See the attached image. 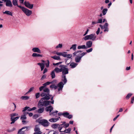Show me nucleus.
Listing matches in <instances>:
<instances>
[{
  "label": "nucleus",
  "instance_id": "nucleus-50",
  "mask_svg": "<svg viewBox=\"0 0 134 134\" xmlns=\"http://www.w3.org/2000/svg\"><path fill=\"white\" fill-rule=\"evenodd\" d=\"M40 96V93H37L35 94V96L36 98H38Z\"/></svg>",
  "mask_w": 134,
  "mask_h": 134
},
{
  "label": "nucleus",
  "instance_id": "nucleus-8",
  "mask_svg": "<svg viewBox=\"0 0 134 134\" xmlns=\"http://www.w3.org/2000/svg\"><path fill=\"white\" fill-rule=\"evenodd\" d=\"M24 13L27 16L30 15L32 13L31 11L28 10V9H22Z\"/></svg>",
  "mask_w": 134,
  "mask_h": 134
},
{
  "label": "nucleus",
  "instance_id": "nucleus-60",
  "mask_svg": "<svg viewBox=\"0 0 134 134\" xmlns=\"http://www.w3.org/2000/svg\"><path fill=\"white\" fill-rule=\"evenodd\" d=\"M27 114H29V115L30 117H31L33 115V114L31 113H29L27 112Z\"/></svg>",
  "mask_w": 134,
  "mask_h": 134
},
{
  "label": "nucleus",
  "instance_id": "nucleus-37",
  "mask_svg": "<svg viewBox=\"0 0 134 134\" xmlns=\"http://www.w3.org/2000/svg\"><path fill=\"white\" fill-rule=\"evenodd\" d=\"M71 131V129L70 128H69L67 129H66V131L65 132H64V133H70V132Z\"/></svg>",
  "mask_w": 134,
  "mask_h": 134
},
{
  "label": "nucleus",
  "instance_id": "nucleus-29",
  "mask_svg": "<svg viewBox=\"0 0 134 134\" xmlns=\"http://www.w3.org/2000/svg\"><path fill=\"white\" fill-rule=\"evenodd\" d=\"M51 58L56 60H60L61 59L60 57L59 56L54 55L51 57Z\"/></svg>",
  "mask_w": 134,
  "mask_h": 134
},
{
  "label": "nucleus",
  "instance_id": "nucleus-1",
  "mask_svg": "<svg viewBox=\"0 0 134 134\" xmlns=\"http://www.w3.org/2000/svg\"><path fill=\"white\" fill-rule=\"evenodd\" d=\"M50 98V97L47 96L42 98L38 102L37 105L38 107L40 108L43 106L46 107L49 105L50 103V101L45 100H49Z\"/></svg>",
  "mask_w": 134,
  "mask_h": 134
},
{
  "label": "nucleus",
  "instance_id": "nucleus-54",
  "mask_svg": "<svg viewBox=\"0 0 134 134\" xmlns=\"http://www.w3.org/2000/svg\"><path fill=\"white\" fill-rule=\"evenodd\" d=\"M72 55L71 54H68L66 55V57L68 58H70L72 57Z\"/></svg>",
  "mask_w": 134,
  "mask_h": 134
},
{
  "label": "nucleus",
  "instance_id": "nucleus-10",
  "mask_svg": "<svg viewBox=\"0 0 134 134\" xmlns=\"http://www.w3.org/2000/svg\"><path fill=\"white\" fill-rule=\"evenodd\" d=\"M24 4L27 7L29 8H32L33 7V4H30L28 2L25 1L24 2Z\"/></svg>",
  "mask_w": 134,
  "mask_h": 134
},
{
  "label": "nucleus",
  "instance_id": "nucleus-14",
  "mask_svg": "<svg viewBox=\"0 0 134 134\" xmlns=\"http://www.w3.org/2000/svg\"><path fill=\"white\" fill-rule=\"evenodd\" d=\"M58 112V111L57 110L52 111L51 112L49 113V115L53 117H56Z\"/></svg>",
  "mask_w": 134,
  "mask_h": 134
},
{
  "label": "nucleus",
  "instance_id": "nucleus-9",
  "mask_svg": "<svg viewBox=\"0 0 134 134\" xmlns=\"http://www.w3.org/2000/svg\"><path fill=\"white\" fill-rule=\"evenodd\" d=\"M2 1L6 2V5L7 6L11 7L12 6V2L10 0H2Z\"/></svg>",
  "mask_w": 134,
  "mask_h": 134
},
{
  "label": "nucleus",
  "instance_id": "nucleus-46",
  "mask_svg": "<svg viewBox=\"0 0 134 134\" xmlns=\"http://www.w3.org/2000/svg\"><path fill=\"white\" fill-rule=\"evenodd\" d=\"M45 87L43 85V86H41V87H39V90L40 91H42V90H43L45 88Z\"/></svg>",
  "mask_w": 134,
  "mask_h": 134
},
{
  "label": "nucleus",
  "instance_id": "nucleus-34",
  "mask_svg": "<svg viewBox=\"0 0 134 134\" xmlns=\"http://www.w3.org/2000/svg\"><path fill=\"white\" fill-rule=\"evenodd\" d=\"M53 83V82H47L43 84V85L45 87L49 85L50 84L52 83Z\"/></svg>",
  "mask_w": 134,
  "mask_h": 134
},
{
  "label": "nucleus",
  "instance_id": "nucleus-39",
  "mask_svg": "<svg viewBox=\"0 0 134 134\" xmlns=\"http://www.w3.org/2000/svg\"><path fill=\"white\" fill-rule=\"evenodd\" d=\"M63 46V44H59L57 46L55 47L56 49L58 48H61Z\"/></svg>",
  "mask_w": 134,
  "mask_h": 134
},
{
  "label": "nucleus",
  "instance_id": "nucleus-6",
  "mask_svg": "<svg viewBox=\"0 0 134 134\" xmlns=\"http://www.w3.org/2000/svg\"><path fill=\"white\" fill-rule=\"evenodd\" d=\"M39 123L41 124L44 127H47L50 124L49 123L48 121L44 119H42L40 120L38 122Z\"/></svg>",
  "mask_w": 134,
  "mask_h": 134
},
{
  "label": "nucleus",
  "instance_id": "nucleus-7",
  "mask_svg": "<svg viewBox=\"0 0 134 134\" xmlns=\"http://www.w3.org/2000/svg\"><path fill=\"white\" fill-rule=\"evenodd\" d=\"M58 129L60 132H64L66 131V129H64L62 124H59Z\"/></svg>",
  "mask_w": 134,
  "mask_h": 134
},
{
  "label": "nucleus",
  "instance_id": "nucleus-64",
  "mask_svg": "<svg viewBox=\"0 0 134 134\" xmlns=\"http://www.w3.org/2000/svg\"><path fill=\"white\" fill-rule=\"evenodd\" d=\"M105 28L108 27H107L108 26V24L107 23H106L104 25Z\"/></svg>",
  "mask_w": 134,
  "mask_h": 134
},
{
  "label": "nucleus",
  "instance_id": "nucleus-41",
  "mask_svg": "<svg viewBox=\"0 0 134 134\" xmlns=\"http://www.w3.org/2000/svg\"><path fill=\"white\" fill-rule=\"evenodd\" d=\"M34 89V87L31 88L29 91L25 93V95L31 92Z\"/></svg>",
  "mask_w": 134,
  "mask_h": 134
},
{
  "label": "nucleus",
  "instance_id": "nucleus-4",
  "mask_svg": "<svg viewBox=\"0 0 134 134\" xmlns=\"http://www.w3.org/2000/svg\"><path fill=\"white\" fill-rule=\"evenodd\" d=\"M96 36H95V34H92L86 36L84 38V39L85 41L88 40H91L92 41H94L97 40V38L96 39Z\"/></svg>",
  "mask_w": 134,
  "mask_h": 134
},
{
  "label": "nucleus",
  "instance_id": "nucleus-52",
  "mask_svg": "<svg viewBox=\"0 0 134 134\" xmlns=\"http://www.w3.org/2000/svg\"><path fill=\"white\" fill-rule=\"evenodd\" d=\"M49 60H47V63H46L45 64V65H46V66L48 68L49 67Z\"/></svg>",
  "mask_w": 134,
  "mask_h": 134
},
{
  "label": "nucleus",
  "instance_id": "nucleus-25",
  "mask_svg": "<svg viewBox=\"0 0 134 134\" xmlns=\"http://www.w3.org/2000/svg\"><path fill=\"white\" fill-rule=\"evenodd\" d=\"M59 125V124H54L52 125V127L54 129H56L58 128Z\"/></svg>",
  "mask_w": 134,
  "mask_h": 134
},
{
  "label": "nucleus",
  "instance_id": "nucleus-19",
  "mask_svg": "<svg viewBox=\"0 0 134 134\" xmlns=\"http://www.w3.org/2000/svg\"><path fill=\"white\" fill-rule=\"evenodd\" d=\"M60 69H59L58 67H56L53 70L56 73H59V72H62V67H60Z\"/></svg>",
  "mask_w": 134,
  "mask_h": 134
},
{
  "label": "nucleus",
  "instance_id": "nucleus-23",
  "mask_svg": "<svg viewBox=\"0 0 134 134\" xmlns=\"http://www.w3.org/2000/svg\"><path fill=\"white\" fill-rule=\"evenodd\" d=\"M50 75L52 79L54 78L55 77V72L54 70H53L51 72Z\"/></svg>",
  "mask_w": 134,
  "mask_h": 134
},
{
  "label": "nucleus",
  "instance_id": "nucleus-47",
  "mask_svg": "<svg viewBox=\"0 0 134 134\" xmlns=\"http://www.w3.org/2000/svg\"><path fill=\"white\" fill-rule=\"evenodd\" d=\"M38 115L37 114H35L33 116V118L34 119H36L38 117Z\"/></svg>",
  "mask_w": 134,
  "mask_h": 134
},
{
  "label": "nucleus",
  "instance_id": "nucleus-36",
  "mask_svg": "<svg viewBox=\"0 0 134 134\" xmlns=\"http://www.w3.org/2000/svg\"><path fill=\"white\" fill-rule=\"evenodd\" d=\"M12 2L14 5H17L18 3L17 0H13L12 1Z\"/></svg>",
  "mask_w": 134,
  "mask_h": 134
},
{
  "label": "nucleus",
  "instance_id": "nucleus-45",
  "mask_svg": "<svg viewBox=\"0 0 134 134\" xmlns=\"http://www.w3.org/2000/svg\"><path fill=\"white\" fill-rule=\"evenodd\" d=\"M67 53V52H65L63 53H62V55L63 57H66V55L67 54H66Z\"/></svg>",
  "mask_w": 134,
  "mask_h": 134
},
{
  "label": "nucleus",
  "instance_id": "nucleus-31",
  "mask_svg": "<svg viewBox=\"0 0 134 134\" xmlns=\"http://www.w3.org/2000/svg\"><path fill=\"white\" fill-rule=\"evenodd\" d=\"M77 48L78 49H85L86 48V47L85 45L79 46L77 47Z\"/></svg>",
  "mask_w": 134,
  "mask_h": 134
},
{
  "label": "nucleus",
  "instance_id": "nucleus-12",
  "mask_svg": "<svg viewBox=\"0 0 134 134\" xmlns=\"http://www.w3.org/2000/svg\"><path fill=\"white\" fill-rule=\"evenodd\" d=\"M28 127L25 126L22 127V128L20 129L18 132V134H24V131H22V130L25 129H27L28 128Z\"/></svg>",
  "mask_w": 134,
  "mask_h": 134
},
{
  "label": "nucleus",
  "instance_id": "nucleus-59",
  "mask_svg": "<svg viewBox=\"0 0 134 134\" xmlns=\"http://www.w3.org/2000/svg\"><path fill=\"white\" fill-rule=\"evenodd\" d=\"M100 28L99 27L98 29V30L96 32V33L97 35H98L99 34V33L100 32Z\"/></svg>",
  "mask_w": 134,
  "mask_h": 134
},
{
  "label": "nucleus",
  "instance_id": "nucleus-53",
  "mask_svg": "<svg viewBox=\"0 0 134 134\" xmlns=\"http://www.w3.org/2000/svg\"><path fill=\"white\" fill-rule=\"evenodd\" d=\"M62 62H59L57 63H53V64L54 65H59V64H61L62 63Z\"/></svg>",
  "mask_w": 134,
  "mask_h": 134
},
{
  "label": "nucleus",
  "instance_id": "nucleus-26",
  "mask_svg": "<svg viewBox=\"0 0 134 134\" xmlns=\"http://www.w3.org/2000/svg\"><path fill=\"white\" fill-rule=\"evenodd\" d=\"M32 56L33 57H42V55H41L36 53H34L32 55Z\"/></svg>",
  "mask_w": 134,
  "mask_h": 134
},
{
  "label": "nucleus",
  "instance_id": "nucleus-63",
  "mask_svg": "<svg viewBox=\"0 0 134 134\" xmlns=\"http://www.w3.org/2000/svg\"><path fill=\"white\" fill-rule=\"evenodd\" d=\"M134 102V97H132L131 99V103L132 104L133 103V102Z\"/></svg>",
  "mask_w": 134,
  "mask_h": 134
},
{
  "label": "nucleus",
  "instance_id": "nucleus-5",
  "mask_svg": "<svg viewBox=\"0 0 134 134\" xmlns=\"http://www.w3.org/2000/svg\"><path fill=\"white\" fill-rule=\"evenodd\" d=\"M49 94V89L48 88L45 87L43 90V92L41 94L40 96L42 97H44L47 96L49 97V96H51Z\"/></svg>",
  "mask_w": 134,
  "mask_h": 134
},
{
  "label": "nucleus",
  "instance_id": "nucleus-17",
  "mask_svg": "<svg viewBox=\"0 0 134 134\" xmlns=\"http://www.w3.org/2000/svg\"><path fill=\"white\" fill-rule=\"evenodd\" d=\"M92 42L91 41H88L86 43V48L91 47L92 46Z\"/></svg>",
  "mask_w": 134,
  "mask_h": 134
},
{
  "label": "nucleus",
  "instance_id": "nucleus-51",
  "mask_svg": "<svg viewBox=\"0 0 134 134\" xmlns=\"http://www.w3.org/2000/svg\"><path fill=\"white\" fill-rule=\"evenodd\" d=\"M93 50V49L92 48H91L89 49L86 50L87 53H89L91 52Z\"/></svg>",
  "mask_w": 134,
  "mask_h": 134
},
{
  "label": "nucleus",
  "instance_id": "nucleus-42",
  "mask_svg": "<svg viewBox=\"0 0 134 134\" xmlns=\"http://www.w3.org/2000/svg\"><path fill=\"white\" fill-rule=\"evenodd\" d=\"M34 131L35 132L41 131H40V129L38 127H37L36 126L34 129Z\"/></svg>",
  "mask_w": 134,
  "mask_h": 134
},
{
  "label": "nucleus",
  "instance_id": "nucleus-30",
  "mask_svg": "<svg viewBox=\"0 0 134 134\" xmlns=\"http://www.w3.org/2000/svg\"><path fill=\"white\" fill-rule=\"evenodd\" d=\"M44 108H40L37 111V112L39 113H41L43 112L44 111Z\"/></svg>",
  "mask_w": 134,
  "mask_h": 134
},
{
  "label": "nucleus",
  "instance_id": "nucleus-35",
  "mask_svg": "<svg viewBox=\"0 0 134 134\" xmlns=\"http://www.w3.org/2000/svg\"><path fill=\"white\" fill-rule=\"evenodd\" d=\"M82 51H76L74 53H73V55L74 56L76 55V54L79 55L80 54V53L82 52Z\"/></svg>",
  "mask_w": 134,
  "mask_h": 134
},
{
  "label": "nucleus",
  "instance_id": "nucleus-62",
  "mask_svg": "<svg viewBox=\"0 0 134 134\" xmlns=\"http://www.w3.org/2000/svg\"><path fill=\"white\" fill-rule=\"evenodd\" d=\"M89 30L87 29V31H86V32H85V34L83 35V36H85V35H86L87 34H88V33L89 31Z\"/></svg>",
  "mask_w": 134,
  "mask_h": 134
},
{
  "label": "nucleus",
  "instance_id": "nucleus-49",
  "mask_svg": "<svg viewBox=\"0 0 134 134\" xmlns=\"http://www.w3.org/2000/svg\"><path fill=\"white\" fill-rule=\"evenodd\" d=\"M87 54V52H83L80 54V56L81 58L83 56Z\"/></svg>",
  "mask_w": 134,
  "mask_h": 134
},
{
  "label": "nucleus",
  "instance_id": "nucleus-18",
  "mask_svg": "<svg viewBox=\"0 0 134 134\" xmlns=\"http://www.w3.org/2000/svg\"><path fill=\"white\" fill-rule=\"evenodd\" d=\"M19 117H16L15 118L14 117H12L11 118L10 120L12 121V122H11L10 124H12L14 123L15 121L17 120L19 118Z\"/></svg>",
  "mask_w": 134,
  "mask_h": 134
},
{
  "label": "nucleus",
  "instance_id": "nucleus-61",
  "mask_svg": "<svg viewBox=\"0 0 134 134\" xmlns=\"http://www.w3.org/2000/svg\"><path fill=\"white\" fill-rule=\"evenodd\" d=\"M41 131L35 132L33 134H41Z\"/></svg>",
  "mask_w": 134,
  "mask_h": 134
},
{
  "label": "nucleus",
  "instance_id": "nucleus-33",
  "mask_svg": "<svg viewBox=\"0 0 134 134\" xmlns=\"http://www.w3.org/2000/svg\"><path fill=\"white\" fill-rule=\"evenodd\" d=\"M76 45H77L76 44H74L72 45L71 47L70 48V49H72L74 51H75L76 49Z\"/></svg>",
  "mask_w": 134,
  "mask_h": 134
},
{
  "label": "nucleus",
  "instance_id": "nucleus-40",
  "mask_svg": "<svg viewBox=\"0 0 134 134\" xmlns=\"http://www.w3.org/2000/svg\"><path fill=\"white\" fill-rule=\"evenodd\" d=\"M108 11L107 9H103L102 11V12L103 15H105Z\"/></svg>",
  "mask_w": 134,
  "mask_h": 134
},
{
  "label": "nucleus",
  "instance_id": "nucleus-44",
  "mask_svg": "<svg viewBox=\"0 0 134 134\" xmlns=\"http://www.w3.org/2000/svg\"><path fill=\"white\" fill-rule=\"evenodd\" d=\"M18 114L16 113H12L10 115V116L11 118L12 117H14L16 116H18Z\"/></svg>",
  "mask_w": 134,
  "mask_h": 134
},
{
  "label": "nucleus",
  "instance_id": "nucleus-55",
  "mask_svg": "<svg viewBox=\"0 0 134 134\" xmlns=\"http://www.w3.org/2000/svg\"><path fill=\"white\" fill-rule=\"evenodd\" d=\"M102 21V19H98L97 21L98 23H101Z\"/></svg>",
  "mask_w": 134,
  "mask_h": 134
},
{
  "label": "nucleus",
  "instance_id": "nucleus-20",
  "mask_svg": "<svg viewBox=\"0 0 134 134\" xmlns=\"http://www.w3.org/2000/svg\"><path fill=\"white\" fill-rule=\"evenodd\" d=\"M77 64H78L76 63L72 62L70 64V66L71 67V68H75Z\"/></svg>",
  "mask_w": 134,
  "mask_h": 134
},
{
  "label": "nucleus",
  "instance_id": "nucleus-32",
  "mask_svg": "<svg viewBox=\"0 0 134 134\" xmlns=\"http://www.w3.org/2000/svg\"><path fill=\"white\" fill-rule=\"evenodd\" d=\"M29 97L27 96H22L21 97V99L23 100H26L29 99Z\"/></svg>",
  "mask_w": 134,
  "mask_h": 134
},
{
  "label": "nucleus",
  "instance_id": "nucleus-11",
  "mask_svg": "<svg viewBox=\"0 0 134 134\" xmlns=\"http://www.w3.org/2000/svg\"><path fill=\"white\" fill-rule=\"evenodd\" d=\"M63 115L64 117L69 119H71L72 117V115H69V114L67 112L63 113Z\"/></svg>",
  "mask_w": 134,
  "mask_h": 134
},
{
  "label": "nucleus",
  "instance_id": "nucleus-2",
  "mask_svg": "<svg viewBox=\"0 0 134 134\" xmlns=\"http://www.w3.org/2000/svg\"><path fill=\"white\" fill-rule=\"evenodd\" d=\"M59 67H62V81H63L64 84H66L67 82V80L65 75L68 74V69L66 68V66L64 65H60L59 66Z\"/></svg>",
  "mask_w": 134,
  "mask_h": 134
},
{
  "label": "nucleus",
  "instance_id": "nucleus-24",
  "mask_svg": "<svg viewBox=\"0 0 134 134\" xmlns=\"http://www.w3.org/2000/svg\"><path fill=\"white\" fill-rule=\"evenodd\" d=\"M26 110H27L28 111H32L31 108H30V107H29L27 106L24 107L22 111L23 112H24Z\"/></svg>",
  "mask_w": 134,
  "mask_h": 134
},
{
  "label": "nucleus",
  "instance_id": "nucleus-27",
  "mask_svg": "<svg viewBox=\"0 0 134 134\" xmlns=\"http://www.w3.org/2000/svg\"><path fill=\"white\" fill-rule=\"evenodd\" d=\"M81 58L80 56H77L75 59V61L76 63H79L80 61Z\"/></svg>",
  "mask_w": 134,
  "mask_h": 134
},
{
  "label": "nucleus",
  "instance_id": "nucleus-15",
  "mask_svg": "<svg viewBox=\"0 0 134 134\" xmlns=\"http://www.w3.org/2000/svg\"><path fill=\"white\" fill-rule=\"evenodd\" d=\"M32 51L34 52H36L40 53H41V50L37 47H34L32 49Z\"/></svg>",
  "mask_w": 134,
  "mask_h": 134
},
{
  "label": "nucleus",
  "instance_id": "nucleus-16",
  "mask_svg": "<svg viewBox=\"0 0 134 134\" xmlns=\"http://www.w3.org/2000/svg\"><path fill=\"white\" fill-rule=\"evenodd\" d=\"M46 111H49V113L51 112L52 110H53V108L51 106H49L46 107L45 108Z\"/></svg>",
  "mask_w": 134,
  "mask_h": 134
},
{
  "label": "nucleus",
  "instance_id": "nucleus-57",
  "mask_svg": "<svg viewBox=\"0 0 134 134\" xmlns=\"http://www.w3.org/2000/svg\"><path fill=\"white\" fill-rule=\"evenodd\" d=\"M46 77V75H43L41 78V80H43L45 79Z\"/></svg>",
  "mask_w": 134,
  "mask_h": 134
},
{
  "label": "nucleus",
  "instance_id": "nucleus-48",
  "mask_svg": "<svg viewBox=\"0 0 134 134\" xmlns=\"http://www.w3.org/2000/svg\"><path fill=\"white\" fill-rule=\"evenodd\" d=\"M55 54L58 56H60L62 55V53L61 52H57L55 53Z\"/></svg>",
  "mask_w": 134,
  "mask_h": 134
},
{
  "label": "nucleus",
  "instance_id": "nucleus-58",
  "mask_svg": "<svg viewBox=\"0 0 134 134\" xmlns=\"http://www.w3.org/2000/svg\"><path fill=\"white\" fill-rule=\"evenodd\" d=\"M53 96L51 98V100H52L51 101H50V103H51L52 104H53L54 103V100H53Z\"/></svg>",
  "mask_w": 134,
  "mask_h": 134
},
{
  "label": "nucleus",
  "instance_id": "nucleus-22",
  "mask_svg": "<svg viewBox=\"0 0 134 134\" xmlns=\"http://www.w3.org/2000/svg\"><path fill=\"white\" fill-rule=\"evenodd\" d=\"M62 124L63 125L65 129H66V128L68 127L69 126V124L68 123H66L65 121H64L62 122Z\"/></svg>",
  "mask_w": 134,
  "mask_h": 134
},
{
  "label": "nucleus",
  "instance_id": "nucleus-43",
  "mask_svg": "<svg viewBox=\"0 0 134 134\" xmlns=\"http://www.w3.org/2000/svg\"><path fill=\"white\" fill-rule=\"evenodd\" d=\"M132 94L131 93H129L127 94L126 97V98L127 99H128L132 95Z\"/></svg>",
  "mask_w": 134,
  "mask_h": 134
},
{
  "label": "nucleus",
  "instance_id": "nucleus-38",
  "mask_svg": "<svg viewBox=\"0 0 134 134\" xmlns=\"http://www.w3.org/2000/svg\"><path fill=\"white\" fill-rule=\"evenodd\" d=\"M21 120H25L26 119V117L25 114L22 115L21 116L20 118Z\"/></svg>",
  "mask_w": 134,
  "mask_h": 134
},
{
  "label": "nucleus",
  "instance_id": "nucleus-13",
  "mask_svg": "<svg viewBox=\"0 0 134 134\" xmlns=\"http://www.w3.org/2000/svg\"><path fill=\"white\" fill-rule=\"evenodd\" d=\"M60 118L59 117L57 118H52L49 120V121L51 122H55L59 120V119Z\"/></svg>",
  "mask_w": 134,
  "mask_h": 134
},
{
  "label": "nucleus",
  "instance_id": "nucleus-3",
  "mask_svg": "<svg viewBox=\"0 0 134 134\" xmlns=\"http://www.w3.org/2000/svg\"><path fill=\"white\" fill-rule=\"evenodd\" d=\"M65 84L63 83L62 81H61L59 82L57 86L54 84H52L50 86V88H54L55 90L58 88L59 91L62 90L63 87L64 85Z\"/></svg>",
  "mask_w": 134,
  "mask_h": 134
},
{
  "label": "nucleus",
  "instance_id": "nucleus-21",
  "mask_svg": "<svg viewBox=\"0 0 134 134\" xmlns=\"http://www.w3.org/2000/svg\"><path fill=\"white\" fill-rule=\"evenodd\" d=\"M37 64L40 66L41 71H42L44 69L45 67L44 63H38Z\"/></svg>",
  "mask_w": 134,
  "mask_h": 134
},
{
  "label": "nucleus",
  "instance_id": "nucleus-28",
  "mask_svg": "<svg viewBox=\"0 0 134 134\" xmlns=\"http://www.w3.org/2000/svg\"><path fill=\"white\" fill-rule=\"evenodd\" d=\"M3 13L4 14L12 16L13 15V13L12 12L9 11H5L4 12H3Z\"/></svg>",
  "mask_w": 134,
  "mask_h": 134
},
{
  "label": "nucleus",
  "instance_id": "nucleus-56",
  "mask_svg": "<svg viewBox=\"0 0 134 134\" xmlns=\"http://www.w3.org/2000/svg\"><path fill=\"white\" fill-rule=\"evenodd\" d=\"M15 130H16V128L15 127H13L12 129H11V130H9L8 131L9 132H13V131Z\"/></svg>",
  "mask_w": 134,
  "mask_h": 134
}]
</instances>
